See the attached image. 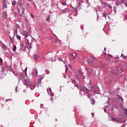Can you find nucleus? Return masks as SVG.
Segmentation results:
<instances>
[{"instance_id":"obj_9","label":"nucleus","mask_w":127,"mask_h":127,"mask_svg":"<svg viewBox=\"0 0 127 127\" xmlns=\"http://www.w3.org/2000/svg\"><path fill=\"white\" fill-rule=\"evenodd\" d=\"M33 57L35 59V60H37V59L39 58V55H35L33 56Z\"/></svg>"},{"instance_id":"obj_17","label":"nucleus","mask_w":127,"mask_h":127,"mask_svg":"<svg viewBox=\"0 0 127 127\" xmlns=\"http://www.w3.org/2000/svg\"><path fill=\"white\" fill-rule=\"evenodd\" d=\"M16 38H17V39H20V36L17 35Z\"/></svg>"},{"instance_id":"obj_1","label":"nucleus","mask_w":127,"mask_h":127,"mask_svg":"<svg viewBox=\"0 0 127 127\" xmlns=\"http://www.w3.org/2000/svg\"><path fill=\"white\" fill-rule=\"evenodd\" d=\"M83 76V73L82 71L79 70L76 73V76L77 78H80V77Z\"/></svg>"},{"instance_id":"obj_34","label":"nucleus","mask_w":127,"mask_h":127,"mask_svg":"<svg viewBox=\"0 0 127 127\" xmlns=\"http://www.w3.org/2000/svg\"><path fill=\"white\" fill-rule=\"evenodd\" d=\"M111 61L110 60H109V62H110Z\"/></svg>"},{"instance_id":"obj_19","label":"nucleus","mask_w":127,"mask_h":127,"mask_svg":"<svg viewBox=\"0 0 127 127\" xmlns=\"http://www.w3.org/2000/svg\"><path fill=\"white\" fill-rule=\"evenodd\" d=\"M68 70V68L67 67V66L65 67V73H67V71Z\"/></svg>"},{"instance_id":"obj_12","label":"nucleus","mask_w":127,"mask_h":127,"mask_svg":"<svg viewBox=\"0 0 127 127\" xmlns=\"http://www.w3.org/2000/svg\"><path fill=\"white\" fill-rule=\"evenodd\" d=\"M125 2V0H121V2H117V3L119 5H120V4H122V3H124Z\"/></svg>"},{"instance_id":"obj_38","label":"nucleus","mask_w":127,"mask_h":127,"mask_svg":"<svg viewBox=\"0 0 127 127\" xmlns=\"http://www.w3.org/2000/svg\"><path fill=\"white\" fill-rule=\"evenodd\" d=\"M87 91H89V90H88V89H87Z\"/></svg>"},{"instance_id":"obj_5","label":"nucleus","mask_w":127,"mask_h":127,"mask_svg":"<svg viewBox=\"0 0 127 127\" xmlns=\"http://www.w3.org/2000/svg\"><path fill=\"white\" fill-rule=\"evenodd\" d=\"M33 73H35L37 75H38V71L36 68H33Z\"/></svg>"},{"instance_id":"obj_8","label":"nucleus","mask_w":127,"mask_h":127,"mask_svg":"<svg viewBox=\"0 0 127 127\" xmlns=\"http://www.w3.org/2000/svg\"><path fill=\"white\" fill-rule=\"evenodd\" d=\"M17 50V47L15 45L13 46V49H12V51L15 52Z\"/></svg>"},{"instance_id":"obj_13","label":"nucleus","mask_w":127,"mask_h":127,"mask_svg":"<svg viewBox=\"0 0 127 127\" xmlns=\"http://www.w3.org/2000/svg\"><path fill=\"white\" fill-rule=\"evenodd\" d=\"M49 90H50V95H51L52 96H54V94H53V93L51 91V88H49Z\"/></svg>"},{"instance_id":"obj_33","label":"nucleus","mask_w":127,"mask_h":127,"mask_svg":"<svg viewBox=\"0 0 127 127\" xmlns=\"http://www.w3.org/2000/svg\"><path fill=\"white\" fill-rule=\"evenodd\" d=\"M88 98L89 99H90V97H89V96H88Z\"/></svg>"},{"instance_id":"obj_11","label":"nucleus","mask_w":127,"mask_h":127,"mask_svg":"<svg viewBox=\"0 0 127 127\" xmlns=\"http://www.w3.org/2000/svg\"><path fill=\"white\" fill-rule=\"evenodd\" d=\"M12 101V99H8L5 100V103H7V102H8V101L11 102V101Z\"/></svg>"},{"instance_id":"obj_28","label":"nucleus","mask_w":127,"mask_h":127,"mask_svg":"<svg viewBox=\"0 0 127 127\" xmlns=\"http://www.w3.org/2000/svg\"><path fill=\"white\" fill-rule=\"evenodd\" d=\"M31 16L33 18H34V15L32 14H31Z\"/></svg>"},{"instance_id":"obj_24","label":"nucleus","mask_w":127,"mask_h":127,"mask_svg":"<svg viewBox=\"0 0 127 127\" xmlns=\"http://www.w3.org/2000/svg\"><path fill=\"white\" fill-rule=\"evenodd\" d=\"M91 115L93 117H94V116L95 115V114L93 113H91Z\"/></svg>"},{"instance_id":"obj_30","label":"nucleus","mask_w":127,"mask_h":127,"mask_svg":"<svg viewBox=\"0 0 127 127\" xmlns=\"http://www.w3.org/2000/svg\"><path fill=\"white\" fill-rule=\"evenodd\" d=\"M42 79H43V78H40V79H39V81H41L42 80Z\"/></svg>"},{"instance_id":"obj_25","label":"nucleus","mask_w":127,"mask_h":127,"mask_svg":"<svg viewBox=\"0 0 127 127\" xmlns=\"http://www.w3.org/2000/svg\"><path fill=\"white\" fill-rule=\"evenodd\" d=\"M93 61H95L96 60V58H93Z\"/></svg>"},{"instance_id":"obj_37","label":"nucleus","mask_w":127,"mask_h":127,"mask_svg":"<svg viewBox=\"0 0 127 127\" xmlns=\"http://www.w3.org/2000/svg\"><path fill=\"white\" fill-rule=\"evenodd\" d=\"M96 61H98V60H96Z\"/></svg>"},{"instance_id":"obj_4","label":"nucleus","mask_w":127,"mask_h":127,"mask_svg":"<svg viewBox=\"0 0 127 127\" xmlns=\"http://www.w3.org/2000/svg\"><path fill=\"white\" fill-rule=\"evenodd\" d=\"M25 85L26 86L29 85V80L28 79H25L24 80Z\"/></svg>"},{"instance_id":"obj_35","label":"nucleus","mask_w":127,"mask_h":127,"mask_svg":"<svg viewBox=\"0 0 127 127\" xmlns=\"http://www.w3.org/2000/svg\"><path fill=\"white\" fill-rule=\"evenodd\" d=\"M45 59H46V60L47 59V58H45Z\"/></svg>"},{"instance_id":"obj_21","label":"nucleus","mask_w":127,"mask_h":127,"mask_svg":"<svg viewBox=\"0 0 127 127\" xmlns=\"http://www.w3.org/2000/svg\"><path fill=\"white\" fill-rule=\"evenodd\" d=\"M63 4L64 5H66V3L65 2H64L63 3Z\"/></svg>"},{"instance_id":"obj_23","label":"nucleus","mask_w":127,"mask_h":127,"mask_svg":"<svg viewBox=\"0 0 127 127\" xmlns=\"http://www.w3.org/2000/svg\"><path fill=\"white\" fill-rule=\"evenodd\" d=\"M123 58L124 59H126L127 56H123Z\"/></svg>"},{"instance_id":"obj_7","label":"nucleus","mask_w":127,"mask_h":127,"mask_svg":"<svg viewBox=\"0 0 127 127\" xmlns=\"http://www.w3.org/2000/svg\"><path fill=\"white\" fill-rule=\"evenodd\" d=\"M112 120L114 122L116 121V122H118V123L120 122V121H119V120H118V119H117V118H112Z\"/></svg>"},{"instance_id":"obj_26","label":"nucleus","mask_w":127,"mask_h":127,"mask_svg":"<svg viewBox=\"0 0 127 127\" xmlns=\"http://www.w3.org/2000/svg\"><path fill=\"white\" fill-rule=\"evenodd\" d=\"M119 98H120V99H121L122 101H123V100H124V99H123V98H122V97H120Z\"/></svg>"},{"instance_id":"obj_6","label":"nucleus","mask_w":127,"mask_h":127,"mask_svg":"<svg viewBox=\"0 0 127 127\" xmlns=\"http://www.w3.org/2000/svg\"><path fill=\"white\" fill-rule=\"evenodd\" d=\"M124 114L125 115V116L126 117H127V109H124Z\"/></svg>"},{"instance_id":"obj_31","label":"nucleus","mask_w":127,"mask_h":127,"mask_svg":"<svg viewBox=\"0 0 127 127\" xmlns=\"http://www.w3.org/2000/svg\"><path fill=\"white\" fill-rule=\"evenodd\" d=\"M125 4L126 7H127V3H125Z\"/></svg>"},{"instance_id":"obj_22","label":"nucleus","mask_w":127,"mask_h":127,"mask_svg":"<svg viewBox=\"0 0 127 127\" xmlns=\"http://www.w3.org/2000/svg\"><path fill=\"white\" fill-rule=\"evenodd\" d=\"M27 36H28V33L26 32L25 37H27Z\"/></svg>"},{"instance_id":"obj_14","label":"nucleus","mask_w":127,"mask_h":127,"mask_svg":"<svg viewBox=\"0 0 127 127\" xmlns=\"http://www.w3.org/2000/svg\"><path fill=\"white\" fill-rule=\"evenodd\" d=\"M91 102H92V105H94V104L95 103V100L92 99V100H91Z\"/></svg>"},{"instance_id":"obj_27","label":"nucleus","mask_w":127,"mask_h":127,"mask_svg":"<svg viewBox=\"0 0 127 127\" xmlns=\"http://www.w3.org/2000/svg\"><path fill=\"white\" fill-rule=\"evenodd\" d=\"M5 7H6V4H4L3 5V7L5 8Z\"/></svg>"},{"instance_id":"obj_10","label":"nucleus","mask_w":127,"mask_h":127,"mask_svg":"<svg viewBox=\"0 0 127 127\" xmlns=\"http://www.w3.org/2000/svg\"><path fill=\"white\" fill-rule=\"evenodd\" d=\"M30 86L31 90H33L35 87L34 85H32V84H30Z\"/></svg>"},{"instance_id":"obj_2","label":"nucleus","mask_w":127,"mask_h":127,"mask_svg":"<svg viewBox=\"0 0 127 127\" xmlns=\"http://www.w3.org/2000/svg\"><path fill=\"white\" fill-rule=\"evenodd\" d=\"M70 57H71V59L75 60L77 57V54L76 53H74L73 54L70 55Z\"/></svg>"},{"instance_id":"obj_16","label":"nucleus","mask_w":127,"mask_h":127,"mask_svg":"<svg viewBox=\"0 0 127 127\" xmlns=\"http://www.w3.org/2000/svg\"><path fill=\"white\" fill-rule=\"evenodd\" d=\"M50 15H49V16H48V18H47V21H50Z\"/></svg>"},{"instance_id":"obj_20","label":"nucleus","mask_w":127,"mask_h":127,"mask_svg":"<svg viewBox=\"0 0 127 127\" xmlns=\"http://www.w3.org/2000/svg\"><path fill=\"white\" fill-rule=\"evenodd\" d=\"M3 63L2 59L0 60V63L2 64Z\"/></svg>"},{"instance_id":"obj_3","label":"nucleus","mask_w":127,"mask_h":127,"mask_svg":"<svg viewBox=\"0 0 127 127\" xmlns=\"http://www.w3.org/2000/svg\"><path fill=\"white\" fill-rule=\"evenodd\" d=\"M85 69L87 70V71L89 73H91V72L92 71V68H87V67H85Z\"/></svg>"},{"instance_id":"obj_15","label":"nucleus","mask_w":127,"mask_h":127,"mask_svg":"<svg viewBox=\"0 0 127 127\" xmlns=\"http://www.w3.org/2000/svg\"><path fill=\"white\" fill-rule=\"evenodd\" d=\"M16 1H13V2H12V5H16Z\"/></svg>"},{"instance_id":"obj_32","label":"nucleus","mask_w":127,"mask_h":127,"mask_svg":"<svg viewBox=\"0 0 127 127\" xmlns=\"http://www.w3.org/2000/svg\"><path fill=\"white\" fill-rule=\"evenodd\" d=\"M6 17H7V15H6L4 16V18H6Z\"/></svg>"},{"instance_id":"obj_36","label":"nucleus","mask_w":127,"mask_h":127,"mask_svg":"<svg viewBox=\"0 0 127 127\" xmlns=\"http://www.w3.org/2000/svg\"><path fill=\"white\" fill-rule=\"evenodd\" d=\"M29 1H31V0H28Z\"/></svg>"},{"instance_id":"obj_29","label":"nucleus","mask_w":127,"mask_h":127,"mask_svg":"<svg viewBox=\"0 0 127 127\" xmlns=\"http://www.w3.org/2000/svg\"><path fill=\"white\" fill-rule=\"evenodd\" d=\"M109 7H112V6H111V5H110V4L109 5Z\"/></svg>"},{"instance_id":"obj_18","label":"nucleus","mask_w":127,"mask_h":127,"mask_svg":"<svg viewBox=\"0 0 127 127\" xmlns=\"http://www.w3.org/2000/svg\"><path fill=\"white\" fill-rule=\"evenodd\" d=\"M103 16L105 17L106 18H107V14L103 13Z\"/></svg>"}]
</instances>
